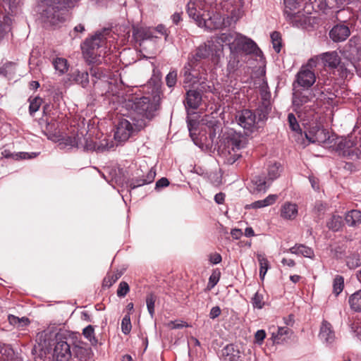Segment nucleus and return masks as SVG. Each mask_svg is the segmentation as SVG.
Returning <instances> with one entry per match:
<instances>
[{"instance_id": "f257e3e1", "label": "nucleus", "mask_w": 361, "mask_h": 361, "mask_svg": "<svg viewBox=\"0 0 361 361\" xmlns=\"http://www.w3.org/2000/svg\"><path fill=\"white\" fill-rule=\"evenodd\" d=\"M215 54V44L212 40L201 44L196 49V53L189 59V62L183 68L184 83H195L196 80L202 77L199 74V69L196 68L195 63L201 59L210 57L212 61L217 63L221 57H216Z\"/></svg>"}, {"instance_id": "f03ea898", "label": "nucleus", "mask_w": 361, "mask_h": 361, "mask_svg": "<svg viewBox=\"0 0 361 361\" xmlns=\"http://www.w3.org/2000/svg\"><path fill=\"white\" fill-rule=\"evenodd\" d=\"M245 145L243 136L233 129H230L223 135L219 152L228 164H233L241 157L240 151L245 147Z\"/></svg>"}, {"instance_id": "7ed1b4c3", "label": "nucleus", "mask_w": 361, "mask_h": 361, "mask_svg": "<svg viewBox=\"0 0 361 361\" xmlns=\"http://www.w3.org/2000/svg\"><path fill=\"white\" fill-rule=\"evenodd\" d=\"M79 0H42L47 6L42 13L47 25L58 26L66 20V11L63 7H73Z\"/></svg>"}, {"instance_id": "20e7f679", "label": "nucleus", "mask_w": 361, "mask_h": 361, "mask_svg": "<svg viewBox=\"0 0 361 361\" xmlns=\"http://www.w3.org/2000/svg\"><path fill=\"white\" fill-rule=\"evenodd\" d=\"M109 31L105 30L97 33L87 39L82 46L84 58L89 63H102L100 57H104L106 54V35Z\"/></svg>"}, {"instance_id": "39448f33", "label": "nucleus", "mask_w": 361, "mask_h": 361, "mask_svg": "<svg viewBox=\"0 0 361 361\" xmlns=\"http://www.w3.org/2000/svg\"><path fill=\"white\" fill-rule=\"evenodd\" d=\"M147 126L145 119L133 118V123L127 119H121L114 133V140L118 144L126 142L135 131H139Z\"/></svg>"}, {"instance_id": "423d86ee", "label": "nucleus", "mask_w": 361, "mask_h": 361, "mask_svg": "<svg viewBox=\"0 0 361 361\" xmlns=\"http://www.w3.org/2000/svg\"><path fill=\"white\" fill-rule=\"evenodd\" d=\"M269 109V106H266L264 112L259 114L258 119L253 111L244 109L236 114V122L244 129L245 134L252 133L257 130L259 121L266 118Z\"/></svg>"}, {"instance_id": "0eeeda50", "label": "nucleus", "mask_w": 361, "mask_h": 361, "mask_svg": "<svg viewBox=\"0 0 361 361\" xmlns=\"http://www.w3.org/2000/svg\"><path fill=\"white\" fill-rule=\"evenodd\" d=\"M133 110L136 114L133 118L136 119L143 118L147 123L154 116V112L157 110L158 105L146 97L135 98L133 106Z\"/></svg>"}, {"instance_id": "6e6552de", "label": "nucleus", "mask_w": 361, "mask_h": 361, "mask_svg": "<svg viewBox=\"0 0 361 361\" xmlns=\"http://www.w3.org/2000/svg\"><path fill=\"white\" fill-rule=\"evenodd\" d=\"M293 106L294 110L299 114V116H300L302 111L306 113L311 109L312 105L308 104L311 102L314 95L312 94V91L308 90L300 91L297 90V88H293Z\"/></svg>"}, {"instance_id": "1a4fd4ad", "label": "nucleus", "mask_w": 361, "mask_h": 361, "mask_svg": "<svg viewBox=\"0 0 361 361\" xmlns=\"http://www.w3.org/2000/svg\"><path fill=\"white\" fill-rule=\"evenodd\" d=\"M52 356L56 361H69L72 356L71 345L63 337L62 333L56 335V343Z\"/></svg>"}, {"instance_id": "9d476101", "label": "nucleus", "mask_w": 361, "mask_h": 361, "mask_svg": "<svg viewBox=\"0 0 361 361\" xmlns=\"http://www.w3.org/2000/svg\"><path fill=\"white\" fill-rule=\"evenodd\" d=\"M206 0H189L187 4V12L200 27L202 26L204 18L203 10L205 8Z\"/></svg>"}, {"instance_id": "9b49d317", "label": "nucleus", "mask_w": 361, "mask_h": 361, "mask_svg": "<svg viewBox=\"0 0 361 361\" xmlns=\"http://www.w3.org/2000/svg\"><path fill=\"white\" fill-rule=\"evenodd\" d=\"M237 32H224L212 39L215 44V54L216 57H221L223 53L224 45H228L231 48L235 44Z\"/></svg>"}, {"instance_id": "f8f14e48", "label": "nucleus", "mask_w": 361, "mask_h": 361, "mask_svg": "<svg viewBox=\"0 0 361 361\" xmlns=\"http://www.w3.org/2000/svg\"><path fill=\"white\" fill-rule=\"evenodd\" d=\"M316 81L315 74L306 66H302L296 75V80L293 83L294 89L298 87L308 89Z\"/></svg>"}, {"instance_id": "ddd939ff", "label": "nucleus", "mask_w": 361, "mask_h": 361, "mask_svg": "<svg viewBox=\"0 0 361 361\" xmlns=\"http://www.w3.org/2000/svg\"><path fill=\"white\" fill-rule=\"evenodd\" d=\"M235 42L233 47H231V51H242L246 54L255 53L258 51L257 44L247 37L239 34L235 37Z\"/></svg>"}, {"instance_id": "4468645a", "label": "nucleus", "mask_w": 361, "mask_h": 361, "mask_svg": "<svg viewBox=\"0 0 361 361\" xmlns=\"http://www.w3.org/2000/svg\"><path fill=\"white\" fill-rule=\"evenodd\" d=\"M271 184L263 175L254 176L247 185V188L252 194L265 192Z\"/></svg>"}, {"instance_id": "2eb2a0df", "label": "nucleus", "mask_w": 361, "mask_h": 361, "mask_svg": "<svg viewBox=\"0 0 361 361\" xmlns=\"http://www.w3.org/2000/svg\"><path fill=\"white\" fill-rule=\"evenodd\" d=\"M224 1L226 2V6H231L232 7L229 16L226 19L230 20V25L231 23H236L244 15L243 0H224Z\"/></svg>"}, {"instance_id": "dca6fc26", "label": "nucleus", "mask_w": 361, "mask_h": 361, "mask_svg": "<svg viewBox=\"0 0 361 361\" xmlns=\"http://www.w3.org/2000/svg\"><path fill=\"white\" fill-rule=\"evenodd\" d=\"M319 338L326 345L333 344L336 341V335L333 327L331 324L326 320H323L320 326Z\"/></svg>"}, {"instance_id": "f3484780", "label": "nucleus", "mask_w": 361, "mask_h": 361, "mask_svg": "<svg viewBox=\"0 0 361 361\" xmlns=\"http://www.w3.org/2000/svg\"><path fill=\"white\" fill-rule=\"evenodd\" d=\"M157 33L165 35L166 37L167 36L166 29L162 25H159L155 28L148 27L137 29L134 32V35L137 38H140V39H149L153 37H158L156 35Z\"/></svg>"}, {"instance_id": "a211bd4d", "label": "nucleus", "mask_w": 361, "mask_h": 361, "mask_svg": "<svg viewBox=\"0 0 361 361\" xmlns=\"http://www.w3.org/2000/svg\"><path fill=\"white\" fill-rule=\"evenodd\" d=\"M52 334L47 331H43L37 334L35 345V350L42 351L44 354L49 353L51 351V341Z\"/></svg>"}, {"instance_id": "6ab92c4d", "label": "nucleus", "mask_w": 361, "mask_h": 361, "mask_svg": "<svg viewBox=\"0 0 361 361\" xmlns=\"http://www.w3.org/2000/svg\"><path fill=\"white\" fill-rule=\"evenodd\" d=\"M350 35V29L345 24L335 25L329 31V37L335 42L345 41Z\"/></svg>"}, {"instance_id": "aec40b11", "label": "nucleus", "mask_w": 361, "mask_h": 361, "mask_svg": "<svg viewBox=\"0 0 361 361\" xmlns=\"http://www.w3.org/2000/svg\"><path fill=\"white\" fill-rule=\"evenodd\" d=\"M202 26H205L209 29H221L230 26V20L219 14H214L208 19H204Z\"/></svg>"}, {"instance_id": "412c9836", "label": "nucleus", "mask_w": 361, "mask_h": 361, "mask_svg": "<svg viewBox=\"0 0 361 361\" xmlns=\"http://www.w3.org/2000/svg\"><path fill=\"white\" fill-rule=\"evenodd\" d=\"M305 137L310 142L319 144L325 142L329 138L328 133L317 127L310 129L305 133Z\"/></svg>"}, {"instance_id": "4be33fe9", "label": "nucleus", "mask_w": 361, "mask_h": 361, "mask_svg": "<svg viewBox=\"0 0 361 361\" xmlns=\"http://www.w3.org/2000/svg\"><path fill=\"white\" fill-rule=\"evenodd\" d=\"M284 16L286 20L293 27H300L307 23V17L299 11L291 12L288 9L284 10Z\"/></svg>"}, {"instance_id": "5701e85b", "label": "nucleus", "mask_w": 361, "mask_h": 361, "mask_svg": "<svg viewBox=\"0 0 361 361\" xmlns=\"http://www.w3.org/2000/svg\"><path fill=\"white\" fill-rule=\"evenodd\" d=\"M298 214V207L291 202H284L280 209L281 216L287 220L295 219Z\"/></svg>"}, {"instance_id": "b1692460", "label": "nucleus", "mask_w": 361, "mask_h": 361, "mask_svg": "<svg viewBox=\"0 0 361 361\" xmlns=\"http://www.w3.org/2000/svg\"><path fill=\"white\" fill-rule=\"evenodd\" d=\"M278 199L277 195H269L266 198L255 201L245 206L246 209H260L274 204Z\"/></svg>"}, {"instance_id": "393cba45", "label": "nucleus", "mask_w": 361, "mask_h": 361, "mask_svg": "<svg viewBox=\"0 0 361 361\" xmlns=\"http://www.w3.org/2000/svg\"><path fill=\"white\" fill-rule=\"evenodd\" d=\"M321 58L325 66L331 68H336L341 61L338 53L335 51L324 53L321 55Z\"/></svg>"}, {"instance_id": "a878e982", "label": "nucleus", "mask_w": 361, "mask_h": 361, "mask_svg": "<svg viewBox=\"0 0 361 361\" xmlns=\"http://www.w3.org/2000/svg\"><path fill=\"white\" fill-rule=\"evenodd\" d=\"M281 172V166L276 162H269L267 168L266 178L271 184L272 182L277 179Z\"/></svg>"}, {"instance_id": "bb28decb", "label": "nucleus", "mask_w": 361, "mask_h": 361, "mask_svg": "<svg viewBox=\"0 0 361 361\" xmlns=\"http://www.w3.org/2000/svg\"><path fill=\"white\" fill-rule=\"evenodd\" d=\"M201 99L199 92L195 90H188L186 97V107L192 109H197L201 102Z\"/></svg>"}, {"instance_id": "cd10ccee", "label": "nucleus", "mask_w": 361, "mask_h": 361, "mask_svg": "<svg viewBox=\"0 0 361 361\" xmlns=\"http://www.w3.org/2000/svg\"><path fill=\"white\" fill-rule=\"evenodd\" d=\"M290 253L298 255H302L305 257L312 259L314 257V251L311 247H307L304 245H295L290 247L288 250Z\"/></svg>"}, {"instance_id": "c85d7f7f", "label": "nucleus", "mask_w": 361, "mask_h": 361, "mask_svg": "<svg viewBox=\"0 0 361 361\" xmlns=\"http://www.w3.org/2000/svg\"><path fill=\"white\" fill-rule=\"evenodd\" d=\"M156 176V171L155 170L152 168L149 169V171L147 172V174L146 175L145 178H140V179H135L133 180L130 183V187L132 188H135L137 187L142 186L146 184L151 183L153 182L154 178Z\"/></svg>"}, {"instance_id": "c756f323", "label": "nucleus", "mask_w": 361, "mask_h": 361, "mask_svg": "<svg viewBox=\"0 0 361 361\" xmlns=\"http://www.w3.org/2000/svg\"><path fill=\"white\" fill-rule=\"evenodd\" d=\"M114 147V144L112 141H108L106 140H103L100 142L99 145H96L91 142H87L85 145V148L87 150H97V151H105V150H111Z\"/></svg>"}, {"instance_id": "7c9ffc66", "label": "nucleus", "mask_w": 361, "mask_h": 361, "mask_svg": "<svg viewBox=\"0 0 361 361\" xmlns=\"http://www.w3.org/2000/svg\"><path fill=\"white\" fill-rule=\"evenodd\" d=\"M291 331L287 327H279L276 332L273 331L271 338L276 343H282L288 338L289 334Z\"/></svg>"}, {"instance_id": "2f4dec72", "label": "nucleus", "mask_w": 361, "mask_h": 361, "mask_svg": "<svg viewBox=\"0 0 361 361\" xmlns=\"http://www.w3.org/2000/svg\"><path fill=\"white\" fill-rule=\"evenodd\" d=\"M345 220L350 226H357L361 224V212L360 210L353 209L348 212Z\"/></svg>"}, {"instance_id": "473e14b6", "label": "nucleus", "mask_w": 361, "mask_h": 361, "mask_svg": "<svg viewBox=\"0 0 361 361\" xmlns=\"http://www.w3.org/2000/svg\"><path fill=\"white\" fill-rule=\"evenodd\" d=\"M71 80L81 85L83 87L89 83L88 73L86 71L80 72L78 70L75 71L70 75Z\"/></svg>"}, {"instance_id": "72a5a7b5", "label": "nucleus", "mask_w": 361, "mask_h": 361, "mask_svg": "<svg viewBox=\"0 0 361 361\" xmlns=\"http://www.w3.org/2000/svg\"><path fill=\"white\" fill-rule=\"evenodd\" d=\"M73 355L79 361H88L90 359L91 350L81 346H75Z\"/></svg>"}, {"instance_id": "f704fd0d", "label": "nucleus", "mask_w": 361, "mask_h": 361, "mask_svg": "<svg viewBox=\"0 0 361 361\" xmlns=\"http://www.w3.org/2000/svg\"><path fill=\"white\" fill-rule=\"evenodd\" d=\"M348 302L352 310L355 312H361V290L351 295Z\"/></svg>"}, {"instance_id": "c9c22d12", "label": "nucleus", "mask_w": 361, "mask_h": 361, "mask_svg": "<svg viewBox=\"0 0 361 361\" xmlns=\"http://www.w3.org/2000/svg\"><path fill=\"white\" fill-rule=\"evenodd\" d=\"M257 257L259 264V276L263 280L267 270L269 269V263L264 255L257 254Z\"/></svg>"}, {"instance_id": "e433bc0d", "label": "nucleus", "mask_w": 361, "mask_h": 361, "mask_svg": "<svg viewBox=\"0 0 361 361\" xmlns=\"http://www.w3.org/2000/svg\"><path fill=\"white\" fill-rule=\"evenodd\" d=\"M2 154L6 158H12L16 160L31 159L32 157H35L37 155V153H32V155H30L27 152H18L13 154L9 152L7 150H4Z\"/></svg>"}, {"instance_id": "4c0bfd02", "label": "nucleus", "mask_w": 361, "mask_h": 361, "mask_svg": "<svg viewBox=\"0 0 361 361\" xmlns=\"http://www.w3.org/2000/svg\"><path fill=\"white\" fill-rule=\"evenodd\" d=\"M53 65L56 71H58L61 75L65 73L68 68V61L66 59L63 58H56L53 61Z\"/></svg>"}, {"instance_id": "58836bf2", "label": "nucleus", "mask_w": 361, "mask_h": 361, "mask_svg": "<svg viewBox=\"0 0 361 361\" xmlns=\"http://www.w3.org/2000/svg\"><path fill=\"white\" fill-rule=\"evenodd\" d=\"M342 217L338 215L333 216L327 222L328 228L334 231H338L342 227Z\"/></svg>"}, {"instance_id": "ea45409f", "label": "nucleus", "mask_w": 361, "mask_h": 361, "mask_svg": "<svg viewBox=\"0 0 361 361\" xmlns=\"http://www.w3.org/2000/svg\"><path fill=\"white\" fill-rule=\"evenodd\" d=\"M251 303L254 308L262 309L264 306V295L259 292L255 293L251 299Z\"/></svg>"}, {"instance_id": "a19ab883", "label": "nucleus", "mask_w": 361, "mask_h": 361, "mask_svg": "<svg viewBox=\"0 0 361 361\" xmlns=\"http://www.w3.org/2000/svg\"><path fill=\"white\" fill-rule=\"evenodd\" d=\"M346 264L350 269H354L361 265V258L358 255H351L347 257Z\"/></svg>"}, {"instance_id": "79ce46f5", "label": "nucleus", "mask_w": 361, "mask_h": 361, "mask_svg": "<svg viewBox=\"0 0 361 361\" xmlns=\"http://www.w3.org/2000/svg\"><path fill=\"white\" fill-rule=\"evenodd\" d=\"M29 101V111L30 114L32 115L39 110L42 104V99L39 97H35L34 98H30Z\"/></svg>"}, {"instance_id": "37998d69", "label": "nucleus", "mask_w": 361, "mask_h": 361, "mask_svg": "<svg viewBox=\"0 0 361 361\" xmlns=\"http://www.w3.org/2000/svg\"><path fill=\"white\" fill-rule=\"evenodd\" d=\"M344 286L343 278L341 276H337L334 280L333 289L336 295L340 294L343 290Z\"/></svg>"}, {"instance_id": "c03bdc74", "label": "nucleus", "mask_w": 361, "mask_h": 361, "mask_svg": "<svg viewBox=\"0 0 361 361\" xmlns=\"http://www.w3.org/2000/svg\"><path fill=\"white\" fill-rule=\"evenodd\" d=\"M271 39L274 50L279 53L281 51V38L280 33L278 32H273L271 35Z\"/></svg>"}, {"instance_id": "a18cd8bd", "label": "nucleus", "mask_w": 361, "mask_h": 361, "mask_svg": "<svg viewBox=\"0 0 361 361\" xmlns=\"http://www.w3.org/2000/svg\"><path fill=\"white\" fill-rule=\"evenodd\" d=\"M130 314L125 315L121 322V331L126 335L128 334L132 329Z\"/></svg>"}, {"instance_id": "49530a36", "label": "nucleus", "mask_w": 361, "mask_h": 361, "mask_svg": "<svg viewBox=\"0 0 361 361\" xmlns=\"http://www.w3.org/2000/svg\"><path fill=\"white\" fill-rule=\"evenodd\" d=\"M288 120L291 130L296 133H301V129L300 128V126L296 120V118L293 114H288Z\"/></svg>"}, {"instance_id": "de8ad7c7", "label": "nucleus", "mask_w": 361, "mask_h": 361, "mask_svg": "<svg viewBox=\"0 0 361 361\" xmlns=\"http://www.w3.org/2000/svg\"><path fill=\"white\" fill-rule=\"evenodd\" d=\"M121 277L120 274L108 275L104 279L103 286L109 288Z\"/></svg>"}, {"instance_id": "09e8293b", "label": "nucleus", "mask_w": 361, "mask_h": 361, "mask_svg": "<svg viewBox=\"0 0 361 361\" xmlns=\"http://www.w3.org/2000/svg\"><path fill=\"white\" fill-rule=\"evenodd\" d=\"M84 336L87 338L92 344H94L97 343V340L94 338V329L91 325L87 326L83 329L82 332Z\"/></svg>"}, {"instance_id": "8fccbe9b", "label": "nucleus", "mask_w": 361, "mask_h": 361, "mask_svg": "<svg viewBox=\"0 0 361 361\" xmlns=\"http://www.w3.org/2000/svg\"><path fill=\"white\" fill-rule=\"evenodd\" d=\"M156 298L153 294H149L146 298V303L148 312L151 317H153L154 313V303Z\"/></svg>"}, {"instance_id": "3c124183", "label": "nucleus", "mask_w": 361, "mask_h": 361, "mask_svg": "<svg viewBox=\"0 0 361 361\" xmlns=\"http://www.w3.org/2000/svg\"><path fill=\"white\" fill-rule=\"evenodd\" d=\"M53 120L51 119L50 121H47L45 130L49 133L52 134L54 135H56L59 133V123L58 122H52Z\"/></svg>"}, {"instance_id": "603ef678", "label": "nucleus", "mask_w": 361, "mask_h": 361, "mask_svg": "<svg viewBox=\"0 0 361 361\" xmlns=\"http://www.w3.org/2000/svg\"><path fill=\"white\" fill-rule=\"evenodd\" d=\"M176 80H177V72L176 71H173L169 72V73L166 77V85L169 87H173L176 83Z\"/></svg>"}, {"instance_id": "864d4df0", "label": "nucleus", "mask_w": 361, "mask_h": 361, "mask_svg": "<svg viewBox=\"0 0 361 361\" xmlns=\"http://www.w3.org/2000/svg\"><path fill=\"white\" fill-rule=\"evenodd\" d=\"M129 290L128 284L125 281H122L118 286L117 295L118 297H124L128 293Z\"/></svg>"}, {"instance_id": "5fc2aeb1", "label": "nucleus", "mask_w": 361, "mask_h": 361, "mask_svg": "<svg viewBox=\"0 0 361 361\" xmlns=\"http://www.w3.org/2000/svg\"><path fill=\"white\" fill-rule=\"evenodd\" d=\"M219 281V273L214 272L209 276V282L207 284V289L211 290L213 288Z\"/></svg>"}, {"instance_id": "6e6d98bb", "label": "nucleus", "mask_w": 361, "mask_h": 361, "mask_svg": "<svg viewBox=\"0 0 361 361\" xmlns=\"http://www.w3.org/2000/svg\"><path fill=\"white\" fill-rule=\"evenodd\" d=\"M285 9H288L289 11L295 12V10L297 8L298 3L295 0H284Z\"/></svg>"}, {"instance_id": "4d7b16f0", "label": "nucleus", "mask_w": 361, "mask_h": 361, "mask_svg": "<svg viewBox=\"0 0 361 361\" xmlns=\"http://www.w3.org/2000/svg\"><path fill=\"white\" fill-rule=\"evenodd\" d=\"M221 312V309L219 306L213 307L210 310L209 317L214 319L220 315Z\"/></svg>"}, {"instance_id": "13d9d810", "label": "nucleus", "mask_w": 361, "mask_h": 361, "mask_svg": "<svg viewBox=\"0 0 361 361\" xmlns=\"http://www.w3.org/2000/svg\"><path fill=\"white\" fill-rule=\"evenodd\" d=\"M90 74L92 75V76L98 79H101L104 76V74L102 72V71L96 67L92 68L90 69Z\"/></svg>"}, {"instance_id": "bf43d9fd", "label": "nucleus", "mask_w": 361, "mask_h": 361, "mask_svg": "<svg viewBox=\"0 0 361 361\" xmlns=\"http://www.w3.org/2000/svg\"><path fill=\"white\" fill-rule=\"evenodd\" d=\"M221 256L218 253H213L209 256V261L214 264H217L221 262Z\"/></svg>"}, {"instance_id": "052dcab7", "label": "nucleus", "mask_w": 361, "mask_h": 361, "mask_svg": "<svg viewBox=\"0 0 361 361\" xmlns=\"http://www.w3.org/2000/svg\"><path fill=\"white\" fill-rule=\"evenodd\" d=\"M266 337V333L264 330H258L255 335V338L257 343H262Z\"/></svg>"}, {"instance_id": "680f3d73", "label": "nucleus", "mask_w": 361, "mask_h": 361, "mask_svg": "<svg viewBox=\"0 0 361 361\" xmlns=\"http://www.w3.org/2000/svg\"><path fill=\"white\" fill-rule=\"evenodd\" d=\"M66 144L71 147H79L78 140L76 137H68L66 140Z\"/></svg>"}, {"instance_id": "e2e57ef3", "label": "nucleus", "mask_w": 361, "mask_h": 361, "mask_svg": "<svg viewBox=\"0 0 361 361\" xmlns=\"http://www.w3.org/2000/svg\"><path fill=\"white\" fill-rule=\"evenodd\" d=\"M169 181L166 178H161L156 183V188H164L168 186Z\"/></svg>"}, {"instance_id": "0e129e2a", "label": "nucleus", "mask_w": 361, "mask_h": 361, "mask_svg": "<svg viewBox=\"0 0 361 361\" xmlns=\"http://www.w3.org/2000/svg\"><path fill=\"white\" fill-rule=\"evenodd\" d=\"M231 235L234 239H239L243 235V231L240 229L234 228L231 230Z\"/></svg>"}, {"instance_id": "69168bd1", "label": "nucleus", "mask_w": 361, "mask_h": 361, "mask_svg": "<svg viewBox=\"0 0 361 361\" xmlns=\"http://www.w3.org/2000/svg\"><path fill=\"white\" fill-rule=\"evenodd\" d=\"M341 145L343 146V148H351L354 146V142L350 139L345 138L343 141L341 142Z\"/></svg>"}, {"instance_id": "338daca9", "label": "nucleus", "mask_w": 361, "mask_h": 361, "mask_svg": "<svg viewBox=\"0 0 361 361\" xmlns=\"http://www.w3.org/2000/svg\"><path fill=\"white\" fill-rule=\"evenodd\" d=\"M20 318L18 317H16L14 315L10 314L8 317V320L10 323V324L13 325L15 326H17L18 323H19Z\"/></svg>"}, {"instance_id": "774afa93", "label": "nucleus", "mask_w": 361, "mask_h": 361, "mask_svg": "<svg viewBox=\"0 0 361 361\" xmlns=\"http://www.w3.org/2000/svg\"><path fill=\"white\" fill-rule=\"evenodd\" d=\"M29 323H30V321H29L28 318L23 317L20 318L19 323H18V325L16 327H18V328L24 327V326L28 325Z\"/></svg>"}]
</instances>
